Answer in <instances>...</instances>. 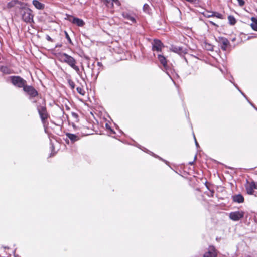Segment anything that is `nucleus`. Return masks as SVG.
I'll return each instance as SVG.
<instances>
[{
	"label": "nucleus",
	"instance_id": "1",
	"mask_svg": "<svg viewBox=\"0 0 257 257\" xmlns=\"http://www.w3.org/2000/svg\"><path fill=\"white\" fill-rule=\"evenodd\" d=\"M59 60L63 63H65L75 70L77 74H79L80 69L76 65V60L72 56L66 53H63L59 55Z\"/></svg>",
	"mask_w": 257,
	"mask_h": 257
},
{
	"label": "nucleus",
	"instance_id": "2",
	"mask_svg": "<svg viewBox=\"0 0 257 257\" xmlns=\"http://www.w3.org/2000/svg\"><path fill=\"white\" fill-rule=\"evenodd\" d=\"M22 9L21 13L22 15V19L26 23H31L33 22V15L32 11L31 9L21 6L20 7Z\"/></svg>",
	"mask_w": 257,
	"mask_h": 257
},
{
	"label": "nucleus",
	"instance_id": "3",
	"mask_svg": "<svg viewBox=\"0 0 257 257\" xmlns=\"http://www.w3.org/2000/svg\"><path fill=\"white\" fill-rule=\"evenodd\" d=\"M93 132H95V134H106L108 136H111L112 137L117 138V137L119 136L120 135H121L122 134V132L121 130H116V131H115V130H103V132H102V131L101 130H92Z\"/></svg>",
	"mask_w": 257,
	"mask_h": 257
},
{
	"label": "nucleus",
	"instance_id": "4",
	"mask_svg": "<svg viewBox=\"0 0 257 257\" xmlns=\"http://www.w3.org/2000/svg\"><path fill=\"white\" fill-rule=\"evenodd\" d=\"M133 145L134 146H136V147H137L138 148H139L140 149H141L143 151L147 153V154H149V155L154 157L155 158H158L159 160L162 161L165 164H166L167 165H169V162L168 161H167V160H164V159H163L162 158L159 157L157 155H156L153 152H152L151 151L149 150L147 148H145L144 147L141 146L140 144H138L137 143L135 142V143L133 144Z\"/></svg>",
	"mask_w": 257,
	"mask_h": 257
},
{
	"label": "nucleus",
	"instance_id": "5",
	"mask_svg": "<svg viewBox=\"0 0 257 257\" xmlns=\"http://www.w3.org/2000/svg\"><path fill=\"white\" fill-rule=\"evenodd\" d=\"M11 80L12 84L18 87L21 88L26 85V81L22 78L18 76H13L11 77Z\"/></svg>",
	"mask_w": 257,
	"mask_h": 257
},
{
	"label": "nucleus",
	"instance_id": "6",
	"mask_svg": "<svg viewBox=\"0 0 257 257\" xmlns=\"http://www.w3.org/2000/svg\"><path fill=\"white\" fill-rule=\"evenodd\" d=\"M45 130V133L47 134V135L49 138V140H50V145H51L50 148L51 150V153L50 154V157H52V156H53L56 153V152L54 151V144L52 142V139L53 138V139H55L56 140V141H57V137L56 136H54L53 134H52L51 133H50L49 131V130Z\"/></svg>",
	"mask_w": 257,
	"mask_h": 257
},
{
	"label": "nucleus",
	"instance_id": "7",
	"mask_svg": "<svg viewBox=\"0 0 257 257\" xmlns=\"http://www.w3.org/2000/svg\"><path fill=\"white\" fill-rule=\"evenodd\" d=\"M216 40L219 43V46L223 50L226 51L227 50L230 43L226 38L222 37H219L216 38Z\"/></svg>",
	"mask_w": 257,
	"mask_h": 257
},
{
	"label": "nucleus",
	"instance_id": "8",
	"mask_svg": "<svg viewBox=\"0 0 257 257\" xmlns=\"http://www.w3.org/2000/svg\"><path fill=\"white\" fill-rule=\"evenodd\" d=\"M244 216V212L241 211L231 212L229 213V218L233 221H238Z\"/></svg>",
	"mask_w": 257,
	"mask_h": 257
},
{
	"label": "nucleus",
	"instance_id": "9",
	"mask_svg": "<svg viewBox=\"0 0 257 257\" xmlns=\"http://www.w3.org/2000/svg\"><path fill=\"white\" fill-rule=\"evenodd\" d=\"M245 188L248 194L253 195L254 189H257V183L252 181L246 186Z\"/></svg>",
	"mask_w": 257,
	"mask_h": 257
},
{
	"label": "nucleus",
	"instance_id": "10",
	"mask_svg": "<svg viewBox=\"0 0 257 257\" xmlns=\"http://www.w3.org/2000/svg\"><path fill=\"white\" fill-rule=\"evenodd\" d=\"M23 90L27 93L31 97H35L38 95L37 91L31 86L26 85L23 88Z\"/></svg>",
	"mask_w": 257,
	"mask_h": 257
},
{
	"label": "nucleus",
	"instance_id": "11",
	"mask_svg": "<svg viewBox=\"0 0 257 257\" xmlns=\"http://www.w3.org/2000/svg\"><path fill=\"white\" fill-rule=\"evenodd\" d=\"M217 255V250L213 246H209L208 251L206 252L203 257H216Z\"/></svg>",
	"mask_w": 257,
	"mask_h": 257
},
{
	"label": "nucleus",
	"instance_id": "12",
	"mask_svg": "<svg viewBox=\"0 0 257 257\" xmlns=\"http://www.w3.org/2000/svg\"><path fill=\"white\" fill-rule=\"evenodd\" d=\"M39 114L42 121L45 120L48 117V114L45 107L39 106L38 107Z\"/></svg>",
	"mask_w": 257,
	"mask_h": 257
},
{
	"label": "nucleus",
	"instance_id": "13",
	"mask_svg": "<svg viewBox=\"0 0 257 257\" xmlns=\"http://www.w3.org/2000/svg\"><path fill=\"white\" fill-rule=\"evenodd\" d=\"M163 44L160 40H154L153 43L152 49L153 51H160L163 47Z\"/></svg>",
	"mask_w": 257,
	"mask_h": 257
},
{
	"label": "nucleus",
	"instance_id": "14",
	"mask_svg": "<svg viewBox=\"0 0 257 257\" xmlns=\"http://www.w3.org/2000/svg\"><path fill=\"white\" fill-rule=\"evenodd\" d=\"M69 20L72 23L76 24L78 26H83L84 25V21L80 19L74 17H70Z\"/></svg>",
	"mask_w": 257,
	"mask_h": 257
},
{
	"label": "nucleus",
	"instance_id": "15",
	"mask_svg": "<svg viewBox=\"0 0 257 257\" xmlns=\"http://www.w3.org/2000/svg\"><path fill=\"white\" fill-rule=\"evenodd\" d=\"M232 200L234 202L241 203L244 202V199L241 194H239L232 196Z\"/></svg>",
	"mask_w": 257,
	"mask_h": 257
},
{
	"label": "nucleus",
	"instance_id": "16",
	"mask_svg": "<svg viewBox=\"0 0 257 257\" xmlns=\"http://www.w3.org/2000/svg\"><path fill=\"white\" fill-rule=\"evenodd\" d=\"M66 135L72 143L79 140L80 138L78 135H76L73 134L66 133Z\"/></svg>",
	"mask_w": 257,
	"mask_h": 257
},
{
	"label": "nucleus",
	"instance_id": "17",
	"mask_svg": "<svg viewBox=\"0 0 257 257\" xmlns=\"http://www.w3.org/2000/svg\"><path fill=\"white\" fill-rule=\"evenodd\" d=\"M171 50L172 51L179 54H182L185 52V50H184L182 47L178 46H172Z\"/></svg>",
	"mask_w": 257,
	"mask_h": 257
},
{
	"label": "nucleus",
	"instance_id": "18",
	"mask_svg": "<svg viewBox=\"0 0 257 257\" xmlns=\"http://www.w3.org/2000/svg\"><path fill=\"white\" fill-rule=\"evenodd\" d=\"M158 59L160 63L164 66V67L166 68L167 64V61L166 58L161 54H158Z\"/></svg>",
	"mask_w": 257,
	"mask_h": 257
},
{
	"label": "nucleus",
	"instance_id": "19",
	"mask_svg": "<svg viewBox=\"0 0 257 257\" xmlns=\"http://www.w3.org/2000/svg\"><path fill=\"white\" fill-rule=\"evenodd\" d=\"M122 15L123 18H125L127 21H129L132 23L135 22L136 20H135V18L133 16H131L130 14L127 13L123 12Z\"/></svg>",
	"mask_w": 257,
	"mask_h": 257
},
{
	"label": "nucleus",
	"instance_id": "20",
	"mask_svg": "<svg viewBox=\"0 0 257 257\" xmlns=\"http://www.w3.org/2000/svg\"><path fill=\"white\" fill-rule=\"evenodd\" d=\"M251 20L252 23L250 24L251 27L253 30L257 31V19L254 17H252Z\"/></svg>",
	"mask_w": 257,
	"mask_h": 257
},
{
	"label": "nucleus",
	"instance_id": "21",
	"mask_svg": "<svg viewBox=\"0 0 257 257\" xmlns=\"http://www.w3.org/2000/svg\"><path fill=\"white\" fill-rule=\"evenodd\" d=\"M18 4H20V2L19 1H18V0H13L8 3L7 7L8 8H11L15 7V6Z\"/></svg>",
	"mask_w": 257,
	"mask_h": 257
},
{
	"label": "nucleus",
	"instance_id": "22",
	"mask_svg": "<svg viewBox=\"0 0 257 257\" xmlns=\"http://www.w3.org/2000/svg\"><path fill=\"white\" fill-rule=\"evenodd\" d=\"M33 4L38 9H42L44 8V5L37 0H33Z\"/></svg>",
	"mask_w": 257,
	"mask_h": 257
},
{
	"label": "nucleus",
	"instance_id": "23",
	"mask_svg": "<svg viewBox=\"0 0 257 257\" xmlns=\"http://www.w3.org/2000/svg\"><path fill=\"white\" fill-rule=\"evenodd\" d=\"M228 20L229 21L230 24L231 25H234L236 23V20L235 18L231 16H228Z\"/></svg>",
	"mask_w": 257,
	"mask_h": 257
},
{
	"label": "nucleus",
	"instance_id": "24",
	"mask_svg": "<svg viewBox=\"0 0 257 257\" xmlns=\"http://www.w3.org/2000/svg\"><path fill=\"white\" fill-rule=\"evenodd\" d=\"M76 89H77V91L78 92V93H79L80 94H81L82 95H85V91H84V90L83 88H82L81 87H77Z\"/></svg>",
	"mask_w": 257,
	"mask_h": 257
},
{
	"label": "nucleus",
	"instance_id": "25",
	"mask_svg": "<svg viewBox=\"0 0 257 257\" xmlns=\"http://www.w3.org/2000/svg\"><path fill=\"white\" fill-rule=\"evenodd\" d=\"M213 17H217L218 18H220V19L222 18V14H221L219 13L214 12Z\"/></svg>",
	"mask_w": 257,
	"mask_h": 257
},
{
	"label": "nucleus",
	"instance_id": "26",
	"mask_svg": "<svg viewBox=\"0 0 257 257\" xmlns=\"http://www.w3.org/2000/svg\"><path fill=\"white\" fill-rule=\"evenodd\" d=\"M213 14H214V12H207L204 15H205V16H206L207 17H213Z\"/></svg>",
	"mask_w": 257,
	"mask_h": 257
},
{
	"label": "nucleus",
	"instance_id": "27",
	"mask_svg": "<svg viewBox=\"0 0 257 257\" xmlns=\"http://www.w3.org/2000/svg\"><path fill=\"white\" fill-rule=\"evenodd\" d=\"M238 3V5L242 7L244 5V1L243 0H236Z\"/></svg>",
	"mask_w": 257,
	"mask_h": 257
},
{
	"label": "nucleus",
	"instance_id": "28",
	"mask_svg": "<svg viewBox=\"0 0 257 257\" xmlns=\"http://www.w3.org/2000/svg\"><path fill=\"white\" fill-rule=\"evenodd\" d=\"M192 134H193V138L194 139V141H195L196 146L197 148H198V147H199V146L198 143L197 142V141L196 140V139L194 133L192 132Z\"/></svg>",
	"mask_w": 257,
	"mask_h": 257
},
{
	"label": "nucleus",
	"instance_id": "29",
	"mask_svg": "<svg viewBox=\"0 0 257 257\" xmlns=\"http://www.w3.org/2000/svg\"><path fill=\"white\" fill-rule=\"evenodd\" d=\"M65 36H66V39L68 40V41L70 43H71V40L68 34L67 33V32L65 31Z\"/></svg>",
	"mask_w": 257,
	"mask_h": 257
},
{
	"label": "nucleus",
	"instance_id": "30",
	"mask_svg": "<svg viewBox=\"0 0 257 257\" xmlns=\"http://www.w3.org/2000/svg\"><path fill=\"white\" fill-rule=\"evenodd\" d=\"M1 70L2 72H3L4 73H9V72H8V71L7 70V67H3L1 68Z\"/></svg>",
	"mask_w": 257,
	"mask_h": 257
},
{
	"label": "nucleus",
	"instance_id": "31",
	"mask_svg": "<svg viewBox=\"0 0 257 257\" xmlns=\"http://www.w3.org/2000/svg\"><path fill=\"white\" fill-rule=\"evenodd\" d=\"M149 8V6L148 4H145L143 6L144 10L146 12L148 11V9Z\"/></svg>",
	"mask_w": 257,
	"mask_h": 257
},
{
	"label": "nucleus",
	"instance_id": "32",
	"mask_svg": "<svg viewBox=\"0 0 257 257\" xmlns=\"http://www.w3.org/2000/svg\"><path fill=\"white\" fill-rule=\"evenodd\" d=\"M214 194V191H210V193L209 194H207V195L209 197H213Z\"/></svg>",
	"mask_w": 257,
	"mask_h": 257
},
{
	"label": "nucleus",
	"instance_id": "33",
	"mask_svg": "<svg viewBox=\"0 0 257 257\" xmlns=\"http://www.w3.org/2000/svg\"><path fill=\"white\" fill-rule=\"evenodd\" d=\"M94 133L93 132H90V133H84L83 136H88V135H92Z\"/></svg>",
	"mask_w": 257,
	"mask_h": 257
},
{
	"label": "nucleus",
	"instance_id": "34",
	"mask_svg": "<svg viewBox=\"0 0 257 257\" xmlns=\"http://www.w3.org/2000/svg\"><path fill=\"white\" fill-rule=\"evenodd\" d=\"M72 116H73V117L74 118H76V119H77V118L78 115H77V114L76 113H72Z\"/></svg>",
	"mask_w": 257,
	"mask_h": 257
},
{
	"label": "nucleus",
	"instance_id": "35",
	"mask_svg": "<svg viewBox=\"0 0 257 257\" xmlns=\"http://www.w3.org/2000/svg\"><path fill=\"white\" fill-rule=\"evenodd\" d=\"M186 1L188 2H195L196 0H186Z\"/></svg>",
	"mask_w": 257,
	"mask_h": 257
},
{
	"label": "nucleus",
	"instance_id": "36",
	"mask_svg": "<svg viewBox=\"0 0 257 257\" xmlns=\"http://www.w3.org/2000/svg\"><path fill=\"white\" fill-rule=\"evenodd\" d=\"M113 2H115L116 3H118V0H112Z\"/></svg>",
	"mask_w": 257,
	"mask_h": 257
},
{
	"label": "nucleus",
	"instance_id": "37",
	"mask_svg": "<svg viewBox=\"0 0 257 257\" xmlns=\"http://www.w3.org/2000/svg\"><path fill=\"white\" fill-rule=\"evenodd\" d=\"M210 23H211V24H212L213 25H215V24L214 23H213V22H211V21L210 22Z\"/></svg>",
	"mask_w": 257,
	"mask_h": 257
},
{
	"label": "nucleus",
	"instance_id": "38",
	"mask_svg": "<svg viewBox=\"0 0 257 257\" xmlns=\"http://www.w3.org/2000/svg\"><path fill=\"white\" fill-rule=\"evenodd\" d=\"M193 163V162H190L189 164H191V165H192Z\"/></svg>",
	"mask_w": 257,
	"mask_h": 257
},
{
	"label": "nucleus",
	"instance_id": "39",
	"mask_svg": "<svg viewBox=\"0 0 257 257\" xmlns=\"http://www.w3.org/2000/svg\"><path fill=\"white\" fill-rule=\"evenodd\" d=\"M71 86H72V88H74V84L73 83V84H71Z\"/></svg>",
	"mask_w": 257,
	"mask_h": 257
},
{
	"label": "nucleus",
	"instance_id": "40",
	"mask_svg": "<svg viewBox=\"0 0 257 257\" xmlns=\"http://www.w3.org/2000/svg\"><path fill=\"white\" fill-rule=\"evenodd\" d=\"M4 248L5 249L8 248V247H4Z\"/></svg>",
	"mask_w": 257,
	"mask_h": 257
},
{
	"label": "nucleus",
	"instance_id": "41",
	"mask_svg": "<svg viewBox=\"0 0 257 257\" xmlns=\"http://www.w3.org/2000/svg\"><path fill=\"white\" fill-rule=\"evenodd\" d=\"M196 156H195V157H194V160H195V159H196Z\"/></svg>",
	"mask_w": 257,
	"mask_h": 257
}]
</instances>
